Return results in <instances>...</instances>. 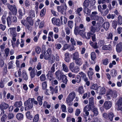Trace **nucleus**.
<instances>
[{"label": "nucleus", "mask_w": 122, "mask_h": 122, "mask_svg": "<svg viewBox=\"0 0 122 122\" xmlns=\"http://www.w3.org/2000/svg\"><path fill=\"white\" fill-rule=\"evenodd\" d=\"M46 9L44 8H43L41 11L40 15L41 17H43L44 16L46 13Z\"/></svg>", "instance_id": "nucleus-44"}, {"label": "nucleus", "mask_w": 122, "mask_h": 122, "mask_svg": "<svg viewBox=\"0 0 122 122\" xmlns=\"http://www.w3.org/2000/svg\"><path fill=\"white\" fill-rule=\"evenodd\" d=\"M55 58V56H52L50 59H49V61L50 62L51 64H52L54 62Z\"/></svg>", "instance_id": "nucleus-49"}, {"label": "nucleus", "mask_w": 122, "mask_h": 122, "mask_svg": "<svg viewBox=\"0 0 122 122\" xmlns=\"http://www.w3.org/2000/svg\"><path fill=\"white\" fill-rule=\"evenodd\" d=\"M42 89L43 90H45L47 87V82L46 81H44L42 82Z\"/></svg>", "instance_id": "nucleus-47"}, {"label": "nucleus", "mask_w": 122, "mask_h": 122, "mask_svg": "<svg viewBox=\"0 0 122 122\" xmlns=\"http://www.w3.org/2000/svg\"><path fill=\"white\" fill-rule=\"evenodd\" d=\"M79 74L80 75L81 77L82 78V79L84 81H87L88 79L87 77H86V76L85 73L82 72H81L79 73Z\"/></svg>", "instance_id": "nucleus-17"}, {"label": "nucleus", "mask_w": 122, "mask_h": 122, "mask_svg": "<svg viewBox=\"0 0 122 122\" xmlns=\"http://www.w3.org/2000/svg\"><path fill=\"white\" fill-rule=\"evenodd\" d=\"M91 56L92 60L95 63V59L96 58L95 53L94 52H92L91 54Z\"/></svg>", "instance_id": "nucleus-40"}, {"label": "nucleus", "mask_w": 122, "mask_h": 122, "mask_svg": "<svg viewBox=\"0 0 122 122\" xmlns=\"http://www.w3.org/2000/svg\"><path fill=\"white\" fill-rule=\"evenodd\" d=\"M51 122H58L59 121L58 119L56 118L55 117L53 116L51 119Z\"/></svg>", "instance_id": "nucleus-60"}, {"label": "nucleus", "mask_w": 122, "mask_h": 122, "mask_svg": "<svg viewBox=\"0 0 122 122\" xmlns=\"http://www.w3.org/2000/svg\"><path fill=\"white\" fill-rule=\"evenodd\" d=\"M40 80L41 81H45L46 79L45 75L42 74L40 77Z\"/></svg>", "instance_id": "nucleus-56"}, {"label": "nucleus", "mask_w": 122, "mask_h": 122, "mask_svg": "<svg viewBox=\"0 0 122 122\" xmlns=\"http://www.w3.org/2000/svg\"><path fill=\"white\" fill-rule=\"evenodd\" d=\"M98 91L100 95H102L105 94L106 93V90L103 87L99 86L98 88Z\"/></svg>", "instance_id": "nucleus-14"}, {"label": "nucleus", "mask_w": 122, "mask_h": 122, "mask_svg": "<svg viewBox=\"0 0 122 122\" xmlns=\"http://www.w3.org/2000/svg\"><path fill=\"white\" fill-rule=\"evenodd\" d=\"M93 112L94 113V115L95 116L97 115L98 114V112L97 111V109L96 108H95L93 109Z\"/></svg>", "instance_id": "nucleus-61"}, {"label": "nucleus", "mask_w": 122, "mask_h": 122, "mask_svg": "<svg viewBox=\"0 0 122 122\" xmlns=\"http://www.w3.org/2000/svg\"><path fill=\"white\" fill-rule=\"evenodd\" d=\"M43 96H38L37 98V101L38 102L39 105L40 106H41L43 104L42 101L43 99Z\"/></svg>", "instance_id": "nucleus-20"}, {"label": "nucleus", "mask_w": 122, "mask_h": 122, "mask_svg": "<svg viewBox=\"0 0 122 122\" xmlns=\"http://www.w3.org/2000/svg\"><path fill=\"white\" fill-rule=\"evenodd\" d=\"M53 73L51 71H49L46 75L50 81H51L53 79Z\"/></svg>", "instance_id": "nucleus-23"}, {"label": "nucleus", "mask_w": 122, "mask_h": 122, "mask_svg": "<svg viewBox=\"0 0 122 122\" xmlns=\"http://www.w3.org/2000/svg\"><path fill=\"white\" fill-rule=\"evenodd\" d=\"M61 80L62 82L65 83L66 84H67L68 80L67 79L66 76L65 75H64L62 78Z\"/></svg>", "instance_id": "nucleus-38"}, {"label": "nucleus", "mask_w": 122, "mask_h": 122, "mask_svg": "<svg viewBox=\"0 0 122 122\" xmlns=\"http://www.w3.org/2000/svg\"><path fill=\"white\" fill-rule=\"evenodd\" d=\"M90 2L89 0H85L83 4V6L86 7H87L89 5Z\"/></svg>", "instance_id": "nucleus-43"}, {"label": "nucleus", "mask_w": 122, "mask_h": 122, "mask_svg": "<svg viewBox=\"0 0 122 122\" xmlns=\"http://www.w3.org/2000/svg\"><path fill=\"white\" fill-rule=\"evenodd\" d=\"M62 111L63 112H67L66 106L64 104H63L61 106Z\"/></svg>", "instance_id": "nucleus-55"}, {"label": "nucleus", "mask_w": 122, "mask_h": 122, "mask_svg": "<svg viewBox=\"0 0 122 122\" xmlns=\"http://www.w3.org/2000/svg\"><path fill=\"white\" fill-rule=\"evenodd\" d=\"M29 15L30 18H33L35 17V15L34 10H30L29 12Z\"/></svg>", "instance_id": "nucleus-36"}, {"label": "nucleus", "mask_w": 122, "mask_h": 122, "mask_svg": "<svg viewBox=\"0 0 122 122\" xmlns=\"http://www.w3.org/2000/svg\"><path fill=\"white\" fill-rule=\"evenodd\" d=\"M110 26L109 23L108 22H104L102 25V27L105 30H108Z\"/></svg>", "instance_id": "nucleus-25"}, {"label": "nucleus", "mask_w": 122, "mask_h": 122, "mask_svg": "<svg viewBox=\"0 0 122 122\" xmlns=\"http://www.w3.org/2000/svg\"><path fill=\"white\" fill-rule=\"evenodd\" d=\"M22 105V103L21 101L15 102L14 104V106L16 107H20Z\"/></svg>", "instance_id": "nucleus-26"}, {"label": "nucleus", "mask_w": 122, "mask_h": 122, "mask_svg": "<svg viewBox=\"0 0 122 122\" xmlns=\"http://www.w3.org/2000/svg\"><path fill=\"white\" fill-rule=\"evenodd\" d=\"M39 115L38 114L34 115L33 119V122H38L39 120Z\"/></svg>", "instance_id": "nucleus-35"}, {"label": "nucleus", "mask_w": 122, "mask_h": 122, "mask_svg": "<svg viewBox=\"0 0 122 122\" xmlns=\"http://www.w3.org/2000/svg\"><path fill=\"white\" fill-rule=\"evenodd\" d=\"M74 63L72 62L69 65V68L70 70L71 71H72V70H73V69L75 67H74Z\"/></svg>", "instance_id": "nucleus-64"}, {"label": "nucleus", "mask_w": 122, "mask_h": 122, "mask_svg": "<svg viewBox=\"0 0 122 122\" xmlns=\"http://www.w3.org/2000/svg\"><path fill=\"white\" fill-rule=\"evenodd\" d=\"M56 77L58 81L61 80L62 76L64 74H63L59 70H58L55 72Z\"/></svg>", "instance_id": "nucleus-11"}, {"label": "nucleus", "mask_w": 122, "mask_h": 122, "mask_svg": "<svg viewBox=\"0 0 122 122\" xmlns=\"http://www.w3.org/2000/svg\"><path fill=\"white\" fill-rule=\"evenodd\" d=\"M67 6L66 3H64L60 6H58L57 7L58 11L63 14L65 13L66 10L67 9Z\"/></svg>", "instance_id": "nucleus-5"}, {"label": "nucleus", "mask_w": 122, "mask_h": 122, "mask_svg": "<svg viewBox=\"0 0 122 122\" xmlns=\"http://www.w3.org/2000/svg\"><path fill=\"white\" fill-rule=\"evenodd\" d=\"M98 14L97 13L96 11L92 12L90 15L91 18L92 20L95 16H97L96 15Z\"/></svg>", "instance_id": "nucleus-50"}, {"label": "nucleus", "mask_w": 122, "mask_h": 122, "mask_svg": "<svg viewBox=\"0 0 122 122\" xmlns=\"http://www.w3.org/2000/svg\"><path fill=\"white\" fill-rule=\"evenodd\" d=\"M75 97V94L74 92H71L66 99V101L69 106L72 105V103L71 104V102L72 101Z\"/></svg>", "instance_id": "nucleus-2"}, {"label": "nucleus", "mask_w": 122, "mask_h": 122, "mask_svg": "<svg viewBox=\"0 0 122 122\" xmlns=\"http://www.w3.org/2000/svg\"><path fill=\"white\" fill-rule=\"evenodd\" d=\"M111 75L112 77H114L116 76L117 74V72L116 70L115 69H113L111 71Z\"/></svg>", "instance_id": "nucleus-37"}, {"label": "nucleus", "mask_w": 122, "mask_h": 122, "mask_svg": "<svg viewBox=\"0 0 122 122\" xmlns=\"http://www.w3.org/2000/svg\"><path fill=\"white\" fill-rule=\"evenodd\" d=\"M26 21L24 20H22L21 21V23L25 26H26L27 30H30L31 29V27L29 26L28 25L27 26L26 24Z\"/></svg>", "instance_id": "nucleus-34"}, {"label": "nucleus", "mask_w": 122, "mask_h": 122, "mask_svg": "<svg viewBox=\"0 0 122 122\" xmlns=\"http://www.w3.org/2000/svg\"><path fill=\"white\" fill-rule=\"evenodd\" d=\"M113 94V92L112 90H110L109 91H107L106 93V95L107 96V97L108 98L110 99V97L109 96L110 95L111 96H112Z\"/></svg>", "instance_id": "nucleus-31"}, {"label": "nucleus", "mask_w": 122, "mask_h": 122, "mask_svg": "<svg viewBox=\"0 0 122 122\" xmlns=\"http://www.w3.org/2000/svg\"><path fill=\"white\" fill-rule=\"evenodd\" d=\"M91 89H92L94 90H96L97 89H98L97 84H93L92 85L91 87Z\"/></svg>", "instance_id": "nucleus-54"}, {"label": "nucleus", "mask_w": 122, "mask_h": 122, "mask_svg": "<svg viewBox=\"0 0 122 122\" xmlns=\"http://www.w3.org/2000/svg\"><path fill=\"white\" fill-rule=\"evenodd\" d=\"M9 107V105L7 103L4 102H1L0 104V109L1 110L0 116H2L5 113L4 110L7 109Z\"/></svg>", "instance_id": "nucleus-1"}, {"label": "nucleus", "mask_w": 122, "mask_h": 122, "mask_svg": "<svg viewBox=\"0 0 122 122\" xmlns=\"http://www.w3.org/2000/svg\"><path fill=\"white\" fill-rule=\"evenodd\" d=\"M31 98H29L24 103L25 107V110L27 111L31 109L33 107V104L30 102Z\"/></svg>", "instance_id": "nucleus-6"}, {"label": "nucleus", "mask_w": 122, "mask_h": 122, "mask_svg": "<svg viewBox=\"0 0 122 122\" xmlns=\"http://www.w3.org/2000/svg\"><path fill=\"white\" fill-rule=\"evenodd\" d=\"M75 79L76 81V82L77 83H79L81 81V78L80 76L77 75V76Z\"/></svg>", "instance_id": "nucleus-58"}, {"label": "nucleus", "mask_w": 122, "mask_h": 122, "mask_svg": "<svg viewBox=\"0 0 122 122\" xmlns=\"http://www.w3.org/2000/svg\"><path fill=\"white\" fill-rule=\"evenodd\" d=\"M88 76L91 80H92L94 72L93 71H88L87 72Z\"/></svg>", "instance_id": "nucleus-32"}, {"label": "nucleus", "mask_w": 122, "mask_h": 122, "mask_svg": "<svg viewBox=\"0 0 122 122\" xmlns=\"http://www.w3.org/2000/svg\"><path fill=\"white\" fill-rule=\"evenodd\" d=\"M74 61L75 63L78 66H81L82 64L83 61L81 58H77Z\"/></svg>", "instance_id": "nucleus-18"}, {"label": "nucleus", "mask_w": 122, "mask_h": 122, "mask_svg": "<svg viewBox=\"0 0 122 122\" xmlns=\"http://www.w3.org/2000/svg\"><path fill=\"white\" fill-rule=\"evenodd\" d=\"M117 23L118 25H120L122 24V16L119 15L117 18Z\"/></svg>", "instance_id": "nucleus-41"}, {"label": "nucleus", "mask_w": 122, "mask_h": 122, "mask_svg": "<svg viewBox=\"0 0 122 122\" xmlns=\"http://www.w3.org/2000/svg\"><path fill=\"white\" fill-rule=\"evenodd\" d=\"M1 118V120L2 122H5L7 117V116L6 114H4Z\"/></svg>", "instance_id": "nucleus-42"}, {"label": "nucleus", "mask_w": 122, "mask_h": 122, "mask_svg": "<svg viewBox=\"0 0 122 122\" xmlns=\"http://www.w3.org/2000/svg\"><path fill=\"white\" fill-rule=\"evenodd\" d=\"M7 6L9 9L12 12L13 14L16 15L17 13V9L15 5H11L8 4Z\"/></svg>", "instance_id": "nucleus-8"}, {"label": "nucleus", "mask_w": 122, "mask_h": 122, "mask_svg": "<svg viewBox=\"0 0 122 122\" xmlns=\"http://www.w3.org/2000/svg\"><path fill=\"white\" fill-rule=\"evenodd\" d=\"M35 71V68H34L30 73V78L31 79L34 78L35 76L36 75Z\"/></svg>", "instance_id": "nucleus-24"}, {"label": "nucleus", "mask_w": 122, "mask_h": 122, "mask_svg": "<svg viewBox=\"0 0 122 122\" xmlns=\"http://www.w3.org/2000/svg\"><path fill=\"white\" fill-rule=\"evenodd\" d=\"M16 118L19 121L23 120L24 117V114L22 113H18L16 116Z\"/></svg>", "instance_id": "nucleus-15"}, {"label": "nucleus", "mask_w": 122, "mask_h": 122, "mask_svg": "<svg viewBox=\"0 0 122 122\" xmlns=\"http://www.w3.org/2000/svg\"><path fill=\"white\" fill-rule=\"evenodd\" d=\"M35 51L36 53L38 54L41 52V49L39 46H37L36 47Z\"/></svg>", "instance_id": "nucleus-51"}, {"label": "nucleus", "mask_w": 122, "mask_h": 122, "mask_svg": "<svg viewBox=\"0 0 122 122\" xmlns=\"http://www.w3.org/2000/svg\"><path fill=\"white\" fill-rule=\"evenodd\" d=\"M25 64L24 62H23L22 64L21 65L20 68L18 70L17 73L18 75H17V71L14 74V75L15 77H20L21 75V68L25 67Z\"/></svg>", "instance_id": "nucleus-9"}, {"label": "nucleus", "mask_w": 122, "mask_h": 122, "mask_svg": "<svg viewBox=\"0 0 122 122\" xmlns=\"http://www.w3.org/2000/svg\"><path fill=\"white\" fill-rule=\"evenodd\" d=\"M116 51L118 53H119L122 51V42H120L116 46Z\"/></svg>", "instance_id": "nucleus-12"}, {"label": "nucleus", "mask_w": 122, "mask_h": 122, "mask_svg": "<svg viewBox=\"0 0 122 122\" xmlns=\"http://www.w3.org/2000/svg\"><path fill=\"white\" fill-rule=\"evenodd\" d=\"M60 19L63 24H65L66 23L67 20L66 17L64 16H61L60 17Z\"/></svg>", "instance_id": "nucleus-33"}, {"label": "nucleus", "mask_w": 122, "mask_h": 122, "mask_svg": "<svg viewBox=\"0 0 122 122\" xmlns=\"http://www.w3.org/2000/svg\"><path fill=\"white\" fill-rule=\"evenodd\" d=\"M62 67L63 70L65 72H67L68 71V69L66 65L64 64H62Z\"/></svg>", "instance_id": "nucleus-53"}, {"label": "nucleus", "mask_w": 122, "mask_h": 122, "mask_svg": "<svg viewBox=\"0 0 122 122\" xmlns=\"http://www.w3.org/2000/svg\"><path fill=\"white\" fill-rule=\"evenodd\" d=\"M77 91L80 94H82L84 92V91L83 86H81L79 87Z\"/></svg>", "instance_id": "nucleus-28"}, {"label": "nucleus", "mask_w": 122, "mask_h": 122, "mask_svg": "<svg viewBox=\"0 0 122 122\" xmlns=\"http://www.w3.org/2000/svg\"><path fill=\"white\" fill-rule=\"evenodd\" d=\"M79 68L78 66H75L73 69V70H72V71L75 73H77L78 72L79 70Z\"/></svg>", "instance_id": "nucleus-48"}, {"label": "nucleus", "mask_w": 122, "mask_h": 122, "mask_svg": "<svg viewBox=\"0 0 122 122\" xmlns=\"http://www.w3.org/2000/svg\"><path fill=\"white\" fill-rule=\"evenodd\" d=\"M89 104L90 106H92L94 104V98L92 97L89 99Z\"/></svg>", "instance_id": "nucleus-39"}, {"label": "nucleus", "mask_w": 122, "mask_h": 122, "mask_svg": "<svg viewBox=\"0 0 122 122\" xmlns=\"http://www.w3.org/2000/svg\"><path fill=\"white\" fill-rule=\"evenodd\" d=\"M73 57L72 59L73 60L79 58V54L78 52L76 51L73 54Z\"/></svg>", "instance_id": "nucleus-27"}, {"label": "nucleus", "mask_w": 122, "mask_h": 122, "mask_svg": "<svg viewBox=\"0 0 122 122\" xmlns=\"http://www.w3.org/2000/svg\"><path fill=\"white\" fill-rule=\"evenodd\" d=\"M37 61V58L35 56L30 60L29 61V62L30 64H33V62H36Z\"/></svg>", "instance_id": "nucleus-57"}, {"label": "nucleus", "mask_w": 122, "mask_h": 122, "mask_svg": "<svg viewBox=\"0 0 122 122\" xmlns=\"http://www.w3.org/2000/svg\"><path fill=\"white\" fill-rule=\"evenodd\" d=\"M41 52L44 54V59L46 60H48L51 57L52 53V51L50 48H48L46 51L45 50L43 51V50Z\"/></svg>", "instance_id": "nucleus-3"}, {"label": "nucleus", "mask_w": 122, "mask_h": 122, "mask_svg": "<svg viewBox=\"0 0 122 122\" xmlns=\"http://www.w3.org/2000/svg\"><path fill=\"white\" fill-rule=\"evenodd\" d=\"M102 63L104 65H107L109 63L108 59L107 58L105 59L102 60Z\"/></svg>", "instance_id": "nucleus-52"}, {"label": "nucleus", "mask_w": 122, "mask_h": 122, "mask_svg": "<svg viewBox=\"0 0 122 122\" xmlns=\"http://www.w3.org/2000/svg\"><path fill=\"white\" fill-rule=\"evenodd\" d=\"M103 117L105 119H107L110 121H112L113 120L114 117V114L112 112H110L107 113H104L102 114Z\"/></svg>", "instance_id": "nucleus-7"}, {"label": "nucleus", "mask_w": 122, "mask_h": 122, "mask_svg": "<svg viewBox=\"0 0 122 122\" xmlns=\"http://www.w3.org/2000/svg\"><path fill=\"white\" fill-rule=\"evenodd\" d=\"M102 49L105 50H108L110 51L112 50V48L111 47V45L109 44L108 45H105L103 46L102 47Z\"/></svg>", "instance_id": "nucleus-21"}, {"label": "nucleus", "mask_w": 122, "mask_h": 122, "mask_svg": "<svg viewBox=\"0 0 122 122\" xmlns=\"http://www.w3.org/2000/svg\"><path fill=\"white\" fill-rule=\"evenodd\" d=\"M32 18L28 17L26 18V20L28 23L30 25H32L33 24V21L32 19Z\"/></svg>", "instance_id": "nucleus-29"}, {"label": "nucleus", "mask_w": 122, "mask_h": 122, "mask_svg": "<svg viewBox=\"0 0 122 122\" xmlns=\"http://www.w3.org/2000/svg\"><path fill=\"white\" fill-rule=\"evenodd\" d=\"M85 14L86 16H88L90 15L91 10L87 8H86L84 10Z\"/></svg>", "instance_id": "nucleus-30"}, {"label": "nucleus", "mask_w": 122, "mask_h": 122, "mask_svg": "<svg viewBox=\"0 0 122 122\" xmlns=\"http://www.w3.org/2000/svg\"><path fill=\"white\" fill-rule=\"evenodd\" d=\"M6 15H3L2 17L1 20L3 24H5L6 22Z\"/></svg>", "instance_id": "nucleus-63"}, {"label": "nucleus", "mask_w": 122, "mask_h": 122, "mask_svg": "<svg viewBox=\"0 0 122 122\" xmlns=\"http://www.w3.org/2000/svg\"><path fill=\"white\" fill-rule=\"evenodd\" d=\"M65 56L64 60L65 61L67 62H69L70 59L69 53L68 52L66 53L65 54Z\"/></svg>", "instance_id": "nucleus-22"}, {"label": "nucleus", "mask_w": 122, "mask_h": 122, "mask_svg": "<svg viewBox=\"0 0 122 122\" xmlns=\"http://www.w3.org/2000/svg\"><path fill=\"white\" fill-rule=\"evenodd\" d=\"M14 62L13 61H10L8 63V68L9 69H11L13 66V64Z\"/></svg>", "instance_id": "nucleus-62"}, {"label": "nucleus", "mask_w": 122, "mask_h": 122, "mask_svg": "<svg viewBox=\"0 0 122 122\" xmlns=\"http://www.w3.org/2000/svg\"><path fill=\"white\" fill-rule=\"evenodd\" d=\"M68 26L71 29L73 26V22L72 20H69L68 22Z\"/></svg>", "instance_id": "nucleus-45"}, {"label": "nucleus", "mask_w": 122, "mask_h": 122, "mask_svg": "<svg viewBox=\"0 0 122 122\" xmlns=\"http://www.w3.org/2000/svg\"><path fill=\"white\" fill-rule=\"evenodd\" d=\"M112 103L109 101H106L104 103L103 107L106 110H108L110 109L112 106Z\"/></svg>", "instance_id": "nucleus-10"}, {"label": "nucleus", "mask_w": 122, "mask_h": 122, "mask_svg": "<svg viewBox=\"0 0 122 122\" xmlns=\"http://www.w3.org/2000/svg\"><path fill=\"white\" fill-rule=\"evenodd\" d=\"M7 20V25L9 26L11 24L16 22L17 19L15 16H9L8 17Z\"/></svg>", "instance_id": "nucleus-4"}, {"label": "nucleus", "mask_w": 122, "mask_h": 122, "mask_svg": "<svg viewBox=\"0 0 122 122\" xmlns=\"http://www.w3.org/2000/svg\"><path fill=\"white\" fill-rule=\"evenodd\" d=\"M52 23L54 25H59L60 24V20L59 19H56L55 18H53L52 19Z\"/></svg>", "instance_id": "nucleus-16"}, {"label": "nucleus", "mask_w": 122, "mask_h": 122, "mask_svg": "<svg viewBox=\"0 0 122 122\" xmlns=\"http://www.w3.org/2000/svg\"><path fill=\"white\" fill-rule=\"evenodd\" d=\"M21 76L23 79L25 81L28 79V76L25 70H23L22 72Z\"/></svg>", "instance_id": "nucleus-13"}, {"label": "nucleus", "mask_w": 122, "mask_h": 122, "mask_svg": "<svg viewBox=\"0 0 122 122\" xmlns=\"http://www.w3.org/2000/svg\"><path fill=\"white\" fill-rule=\"evenodd\" d=\"M70 46L68 45L67 44H65L64 46L62 48V50L65 51V50L70 48Z\"/></svg>", "instance_id": "nucleus-59"}, {"label": "nucleus", "mask_w": 122, "mask_h": 122, "mask_svg": "<svg viewBox=\"0 0 122 122\" xmlns=\"http://www.w3.org/2000/svg\"><path fill=\"white\" fill-rule=\"evenodd\" d=\"M74 33L76 32L82 37L85 38H86V32L85 31H74Z\"/></svg>", "instance_id": "nucleus-19"}, {"label": "nucleus", "mask_w": 122, "mask_h": 122, "mask_svg": "<svg viewBox=\"0 0 122 122\" xmlns=\"http://www.w3.org/2000/svg\"><path fill=\"white\" fill-rule=\"evenodd\" d=\"M18 12L20 15L19 16V17L21 19L22 18V16L23 15H24L25 14V11H24V12L23 13L22 10L20 9H19Z\"/></svg>", "instance_id": "nucleus-46"}]
</instances>
